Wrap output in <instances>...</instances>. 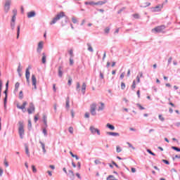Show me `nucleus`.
<instances>
[{
	"label": "nucleus",
	"instance_id": "obj_53",
	"mask_svg": "<svg viewBox=\"0 0 180 180\" xmlns=\"http://www.w3.org/2000/svg\"><path fill=\"white\" fill-rule=\"evenodd\" d=\"M20 71H22V69H20V66H18V72H19L20 77L21 76V75H20Z\"/></svg>",
	"mask_w": 180,
	"mask_h": 180
},
{
	"label": "nucleus",
	"instance_id": "obj_47",
	"mask_svg": "<svg viewBox=\"0 0 180 180\" xmlns=\"http://www.w3.org/2000/svg\"><path fill=\"white\" fill-rule=\"evenodd\" d=\"M28 127L32 129V121H30V120H28Z\"/></svg>",
	"mask_w": 180,
	"mask_h": 180
},
{
	"label": "nucleus",
	"instance_id": "obj_61",
	"mask_svg": "<svg viewBox=\"0 0 180 180\" xmlns=\"http://www.w3.org/2000/svg\"><path fill=\"white\" fill-rule=\"evenodd\" d=\"M120 78H121V79H123V78H124V73H122L120 75Z\"/></svg>",
	"mask_w": 180,
	"mask_h": 180
},
{
	"label": "nucleus",
	"instance_id": "obj_57",
	"mask_svg": "<svg viewBox=\"0 0 180 180\" xmlns=\"http://www.w3.org/2000/svg\"><path fill=\"white\" fill-rule=\"evenodd\" d=\"M69 174H71L72 176H74V172H72V170H69Z\"/></svg>",
	"mask_w": 180,
	"mask_h": 180
},
{
	"label": "nucleus",
	"instance_id": "obj_23",
	"mask_svg": "<svg viewBox=\"0 0 180 180\" xmlns=\"http://www.w3.org/2000/svg\"><path fill=\"white\" fill-rule=\"evenodd\" d=\"M107 127L110 130H115V127L109 123L107 124Z\"/></svg>",
	"mask_w": 180,
	"mask_h": 180
},
{
	"label": "nucleus",
	"instance_id": "obj_38",
	"mask_svg": "<svg viewBox=\"0 0 180 180\" xmlns=\"http://www.w3.org/2000/svg\"><path fill=\"white\" fill-rule=\"evenodd\" d=\"M105 33H109V32H110V28L109 27H107L105 30H104Z\"/></svg>",
	"mask_w": 180,
	"mask_h": 180
},
{
	"label": "nucleus",
	"instance_id": "obj_48",
	"mask_svg": "<svg viewBox=\"0 0 180 180\" xmlns=\"http://www.w3.org/2000/svg\"><path fill=\"white\" fill-rule=\"evenodd\" d=\"M42 133L44 134V136H47V130L46 129H43Z\"/></svg>",
	"mask_w": 180,
	"mask_h": 180
},
{
	"label": "nucleus",
	"instance_id": "obj_33",
	"mask_svg": "<svg viewBox=\"0 0 180 180\" xmlns=\"http://www.w3.org/2000/svg\"><path fill=\"white\" fill-rule=\"evenodd\" d=\"M32 172L36 174V172H37V169H36V166L34 165H32Z\"/></svg>",
	"mask_w": 180,
	"mask_h": 180
},
{
	"label": "nucleus",
	"instance_id": "obj_13",
	"mask_svg": "<svg viewBox=\"0 0 180 180\" xmlns=\"http://www.w3.org/2000/svg\"><path fill=\"white\" fill-rule=\"evenodd\" d=\"M16 20V16L13 15L12 19H11V26L12 29H15V22Z\"/></svg>",
	"mask_w": 180,
	"mask_h": 180
},
{
	"label": "nucleus",
	"instance_id": "obj_25",
	"mask_svg": "<svg viewBox=\"0 0 180 180\" xmlns=\"http://www.w3.org/2000/svg\"><path fill=\"white\" fill-rule=\"evenodd\" d=\"M87 46H88V51L92 53V51H94V49L92 48V46L91 45V44H87Z\"/></svg>",
	"mask_w": 180,
	"mask_h": 180
},
{
	"label": "nucleus",
	"instance_id": "obj_36",
	"mask_svg": "<svg viewBox=\"0 0 180 180\" xmlns=\"http://www.w3.org/2000/svg\"><path fill=\"white\" fill-rule=\"evenodd\" d=\"M172 150H175V151H179L180 152V148L176 146H172Z\"/></svg>",
	"mask_w": 180,
	"mask_h": 180
},
{
	"label": "nucleus",
	"instance_id": "obj_11",
	"mask_svg": "<svg viewBox=\"0 0 180 180\" xmlns=\"http://www.w3.org/2000/svg\"><path fill=\"white\" fill-rule=\"evenodd\" d=\"M105 4H108V0L99 1L96 2V6H102V5H105Z\"/></svg>",
	"mask_w": 180,
	"mask_h": 180
},
{
	"label": "nucleus",
	"instance_id": "obj_40",
	"mask_svg": "<svg viewBox=\"0 0 180 180\" xmlns=\"http://www.w3.org/2000/svg\"><path fill=\"white\" fill-rule=\"evenodd\" d=\"M19 98L20 99H22L23 98V91H20V93H19Z\"/></svg>",
	"mask_w": 180,
	"mask_h": 180
},
{
	"label": "nucleus",
	"instance_id": "obj_63",
	"mask_svg": "<svg viewBox=\"0 0 180 180\" xmlns=\"http://www.w3.org/2000/svg\"><path fill=\"white\" fill-rule=\"evenodd\" d=\"M136 94H137L138 98H140V90H138Z\"/></svg>",
	"mask_w": 180,
	"mask_h": 180
},
{
	"label": "nucleus",
	"instance_id": "obj_37",
	"mask_svg": "<svg viewBox=\"0 0 180 180\" xmlns=\"http://www.w3.org/2000/svg\"><path fill=\"white\" fill-rule=\"evenodd\" d=\"M126 88V84L124 82L121 83V89H125Z\"/></svg>",
	"mask_w": 180,
	"mask_h": 180
},
{
	"label": "nucleus",
	"instance_id": "obj_14",
	"mask_svg": "<svg viewBox=\"0 0 180 180\" xmlns=\"http://www.w3.org/2000/svg\"><path fill=\"white\" fill-rule=\"evenodd\" d=\"M26 105H27V102L25 101L23 102L22 105H17V108L18 109H21V110H23L26 108Z\"/></svg>",
	"mask_w": 180,
	"mask_h": 180
},
{
	"label": "nucleus",
	"instance_id": "obj_54",
	"mask_svg": "<svg viewBox=\"0 0 180 180\" xmlns=\"http://www.w3.org/2000/svg\"><path fill=\"white\" fill-rule=\"evenodd\" d=\"M81 88V84L79 82L77 83V89H79Z\"/></svg>",
	"mask_w": 180,
	"mask_h": 180
},
{
	"label": "nucleus",
	"instance_id": "obj_18",
	"mask_svg": "<svg viewBox=\"0 0 180 180\" xmlns=\"http://www.w3.org/2000/svg\"><path fill=\"white\" fill-rule=\"evenodd\" d=\"M107 134H108V136H113L114 137L120 136L117 132H107Z\"/></svg>",
	"mask_w": 180,
	"mask_h": 180
},
{
	"label": "nucleus",
	"instance_id": "obj_8",
	"mask_svg": "<svg viewBox=\"0 0 180 180\" xmlns=\"http://www.w3.org/2000/svg\"><path fill=\"white\" fill-rule=\"evenodd\" d=\"M90 131L92 133V134H95V133H97L98 136H101V131L99 129L95 128V127H90Z\"/></svg>",
	"mask_w": 180,
	"mask_h": 180
},
{
	"label": "nucleus",
	"instance_id": "obj_42",
	"mask_svg": "<svg viewBox=\"0 0 180 180\" xmlns=\"http://www.w3.org/2000/svg\"><path fill=\"white\" fill-rule=\"evenodd\" d=\"M70 65H74V59L72 58H70Z\"/></svg>",
	"mask_w": 180,
	"mask_h": 180
},
{
	"label": "nucleus",
	"instance_id": "obj_49",
	"mask_svg": "<svg viewBox=\"0 0 180 180\" xmlns=\"http://www.w3.org/2000/svg\"><path fill=\"white\" fill-rule=\"evenodd\" d=\"M127 144L130 148H132V150H134L135 148L134 146H133V145H131L130 143H128Z\"/></svg>",
	"mask_w": 180,
	"mask_h": 180
},
{
	"label": "nucleus",
	"instance_id": "obj_26",
	"mask_svg": "<svg viewBox=\"0 0 180 180\" xmlns=\"http://www.w3.org/2000/svg\"><path fill=\"white\" fill-rule=\"evenodd\" d=\"M19 86H20V84L19 82H16L15 84V89L16 91H18Z\"/></svg>",
	"mask_w": 180,
	"mask_h": 180
},
{
	"label": "nucleus",
	"instance_id": "obj_31",
	"mask_svg": "<svg viewBox=\"0 0 180 180\" xmlns=\"http://www.w3.org/2000/svg\"><path fill=\"white\" fill-rule=\"evenodd\" d=\"M131 89L133 90L136 89V80L133 81L132 85H131Z\"/></svg>",
	"mask_w": 180,
	"mask_h": 180
},
{
	"label": "nucleus",
	"instance_id": "obj_45",
	"mask_svg": "<svg viewBox=\"0 0 180 180\" xmlns=\"http://www.w3.org/2000/svg\"><path fill=\"white\" fill-rule=\"evenodd\" d=\"M69 131L72 134L74 133V128L72 127H69Z\"/></svg>",
	"mask_w": 180,
	"mask_h": 180
},
{
	"label": "nucleus",
	"instance_id": "obj_32",
	"mask_svg": "<svg viewBox=\"0 0 180 180\" xmlns=\"http://www.w3.org/2000/svg\"><path fill=\"white\" fill-rule=\"evenodd\" d=\"M147 153H148L151 155H153L154 157H155V153H153V151H151V150L147 149Z\"/></svg>",
	"mask_w": 180,
	"mask_h": 180
},
{
	"label": "nucleus",
	"instance_id": "obj_44",
	"mask_svg": "<svg viewBox=\"0 0 180 180\" xmlns=\"http://www.w3.org/2000/svg\"><path fill=\"white\" fill-rule=\"evenodd\" d=\"M13 16H16L18 15V10L14 9L13 10Z\"/></svg>",
	"mask_w": 180,
	"mask_h": 180
},
{
	"label": "nucleus",
	"instance_id": "obj_59",
	"mask_svg": "<svg viewBox=\"0 0 180 180\" xmlns=\"http://www.w3.org/2000/svg\"><path fill=\"white\" fill-rule=\"evenodd\" d=\"M131 171L134 174V172H136V168L131 167Z\"/></svg>",
	"mask_w": 180,
	"mask_h": 180
},
{
	"label": "nucleus",
	"instance_id": "obj_52",
	"mask_svg": "<svg viewBox=\"0 0 180 180\" xmlns=\"http://www.w3.org/2000/svg\"><path fill=\"white\" fill-rule=\"evenodd\" d=\"M53 89L54 92H57V89L56 88V84H53Z\"/></svg>",
	"mask_w": 180,
	"mask_h": 180
},
{
	"label": "nucleus",
	"instance_id": "obj_34",
	"mask_svg": "<svg viewBox=\"0 0 180 180\" xmlns=\"http://www.w3.org/2000/svg\"><path fill=\"white\" fill-rule=\"evenodd\" d=\"M94 162H95V164H96V165H99L102 164V162H101L100 160H96L94 161Z\"/></svg>",
	"mask_w": 180,
	"mask_h": 180
},
{
	"label": "nucleus",
	"instance_id": "obj_15",
	"mask_svg": "<svg viewBox=\"0 0 180 180\" xmlns=\"http://www.w3.org/2000/svg\"><path fill=\"white\" fill-rule=\"evenodd\" d=\"M85 5H89L90 6H96V2L90 1H86Z\"/></svg>",
	"mask_w": 180,
	"mask_h": 180
},
{
	"label": "nucleus",
	"instance_id": "obj_7",
	"mask_svg": "<svg viewBox=\"0 0 180 180\" xmlns=\"http://www.w3.org/2000/svg\"><path fill=\"white\" fill-rule=\"evenodd\" d=\"M44 45V42H43V41H40L38 44V47L37 49V53H41V50H43V47Z\"/></svg>",
	"mask_w": 180,
	"mask_h": 180
},
{
	"label": "nucleus",
	"instance_id": "obj_21",
	"mask_svg": "<svg viewBox=\"0 0 180 180\" xmlns=\"http://www.w3.org/2000/svg\"><path fill=\"white\" fill-rule=\"evenodd\" d=\"M25 153L28 157H30V153L29 152V147L25 145Z\"/></svg>",
	"mask_w": 180,
	"mask_h": 180
},
{
	"label": "nucleus",
	"instance_id": "obj_6",
	"mask_svg": "<svg viewBox=\"0 0 180 180\" xmlns=\"http://www.w3.org/2000/svg\"><path fill=\"white\" fill-rule=\"evenodd\" d=\"M32 86H34L32 89H37V86H36L37 84V79H36V76L34 75H32Z\"/></svg>",
	"mask_w": 180,
	"mask_h": 180
},
{
	"label": "nucleus",
	"instance_id": "obj_4",
	"mask_svg": "<svg viewBox=\"0 0 180 180\" xmlns=\"http://www.w3.org/2000/svg\"><path fill=\"white\" fill-rule=\"evenodd\" d=\"M90 112L93 116L96 115V103H92L90 105Z\"/></svg>",
	"mask_w": 180,
	"mask_h": 180
},
{
	"label": "nucleus",
	"instance_id": "obj_51",
	"mask_svg": "<svg viewBox=\"0 0 180 180\" xmlns=\"http://www.w3.org/2000/svg\"><path fill=\"white\" fill-rule=\"evenodd\" d=\"M4 165L6 167H9V163H8V161H6V160H4Z\"/></svg>",
	"mask_w": 180,
	"mask_h": 180
},
{
	"label": "nucleus",
	"instance_id": "obj_16",
	"mask_svg": "<svg viewBox=\"0 0 180 180\" xmlns=\"http://www.w3.org/2000/svg\"><path fill=\"white\" fill-rule=\"evenodd\" d=\"M36 16V13L34 11H31L27 13V18H34Z\"/></svg>",
	"mask_w": 180,
	"mask_h": 180
},
{
	"label": "nucleus",
	"instance_id": "obj_5",
	"mask_svg": "<svg viewBox=\"0 0 180 180\" xmlns=\"http://www.w3.org/2000/svg\"><path fill=\"white\" fill-rule=\"evenodd\" d=\"M11 0H6V4L4 5V10L6 13H8L9 12V10L11 9Z\"/></svg>",
	"mask_w": 180,
	"mask_h": 180
},
{
	"label": "nucleus",
	"instance_id": "obj_35",
	"mask_svg": "<svg viewBox=\"0 0 180 180\" xmlns=\"http://www.w3.org/2000/svg\"><path fill=\"white\" fill-rule=\"evenodd\" d=\"M101 107L98 108V110H103V108H105V104H103V103H101Z\"/></svg>",
	"mask_w": 180,
	"mask_h": 180
},
{
	"label": "nucleus",
	"instance_id": "obj_22",
	"mask_svg": "<svg viewBox=\"0 0 180 180\" xmlns=\"http://www.w3.org/2000/svg\"><path fill=\"white\" fill-rule=\"evenodd\" d=\"M66 108L67 109H70V98H66Z\"/></svg>",
	"mask_w": 180,
	"mask_h": 180
},
{
	"label": "nucleus",
	"instance_id": "obj_12",
	"mask_svg": "<svg viewBox=\"0 0 180 180\" xmlns=\"http://www.w3.org/2000/svg\"><path fill=\"white\" fill-rule=\"evenodd\" d=\"M30 67H28L27 69H26V71H25V78L26 79H29V78H30Z\"/></svg>",
	"mask_w": 180,
	"mask_h": 180
},
{
	"label": "nucleus",
	"instance_id": "obj_62",
	"mask_svg": "<svg viewBox=\"0 0 180 180\" xmlns=\"http://www.w3.org/2000/svg\"><path fill=\"white\" fill-rule=\"evenodd\" d=\"M85 117L88 118L89 117V112H86L84 115Z\"/></svg>",
	"mask_w": 180,
	"mask_h": 180
},
{
	"label": "nucleus",
	"instance_id": "obj_46",
	"mask_svg": "<svg viewBox=\"0 0 180 180\" xmlns=\"http://www.w3.org/2000/svg\"><path fill=\"white\" fill-rule=\"evenodd\" d=\"M159 119H160V120H161V122H164V120H165L164 117H162V115H159Z\"/></svg>",
	"mask_w": 180,
	"mask_h": 180
},
{
	"label": "nucleus",
	"instance_id": "obj_58",
	"mask_svg": "<svg viewBox=\"0 0 180 180\" xmlns=\"http://www.w3.org/2000/svg\"><path fill=\"white\" fill-rule=\"evenodd\" d=\"M134 18H135V19H139V14H134Z\"/></svg>",
	"mask_w": 180,
	"mask_h": 180
},
{
	"label": "nucleus",
	"instance_id": "obj_30",
	"mask_svg": "<svg viewBox=\"0 0 180 180\" xmlns=\"http://www.w3.org/2000/svg\"><path fill=\"white\" fill-rule=\"evenodd\" d=\"M69 54H70L71 58H72V57H74V51H72V49H70L69 51Z\"/></svg>",
	"mask_w": 180,
	"mask_h": 180
},
{
	"label": "nucleus",
	"instance_id": "obj_56",
	"mask_svg": "<svg viewBox=\"0 0 180 180\" xmlns=\"http://www.w3.org/2000/svg\"><path fill=\"white\" fill-rule=\"evenodd\" d=\"M168 63L169 64H171V63H172V57L169 58Z\"/></svg>",
	"mask_w": 180,
	"mask_h": 180
},
{
	"label": "nucleus",
	"instance_id": "obj_2",
	"mask_svg": "<svg viewBox=\"0 0 180 180\" xmlns=\"http://www.w3.org/2000/svg\"><path fill=\"white\" fill-rule=\"evenodd\" d=\"M18 133L20 134V139H23V136H25V128L23 126V121H20L18 122Z\"/></svg>",
	"mask_w": 180,
	"mask_h": 180
},
{
	"label": "nucleus",
	"instance_id": "obj_27",
	"mask_svg": "<svg viewBox=\"0 0 180 180\" xmlns=\"http://www.w3.org/2000/svg\"><path fill=\"white\" fill-rule=\"evenodd\" d=\"M19 34H20V25H18V26L17 39H19Z\"/></svg>",
	"mask_w": 180,
	"mask_h": 180
},
{
	"label": "nucleus",
	"instance_id": "obj_24",
	"mask_svg": "<svg viewBox=\"0 0 180 180\" xmlns=\"http://www.w3.org/2000/svg\"><path fill=\"white\" fill-rule=\"evenodd\" d=\"M58 76L60 78L63 77V71L61 70V66L58 68Z\"/></svg>",
	"mask_w": 180,
	"mask_h": 180
},
{
	"label": "nucleus",
	"instance_id": "obj_9",
	"mask_svg": "<svg viewBox=\"0 0 180 180\" xmlns=\"http://www.w3.org/2000/svg\"><path fill=\"white\" fill-rule=\"evenodd\" d=\"M34 105L32 103H30V107L27 108V112L29 115H32L34 112Z\"/></svg>",
	"mask_w": 180,
	"mask_h": 180
},
{
	"label": "nucleus",
	"instance_id": "obj_55",
	"mask_svg": "<svg viewBox=\"0 0 180 180\" xmlns=\"http://www.w3.org/2000/svg\"><path fill=\"white\" fill-rule=\"evenodd\" d=\"M162 161L165 162V164H167V165H169V162L168 160H163Z\"/></svg>",
	"mask_w": 180,
	"mask_h": 180
},
{
	"label": "nucleus",
	"instance_id": "obj_41",
	"mask_svg": "<svg viewBox=\"0 0 180 180\" xmlns=\"http://www.w3.org/2000/svg\"><path fill=\"white\" fill-rule=\"evenodd\" d=\"M34 120L35 122H37V120H39V114H37L34 116Z\"/></svg>",
	"mask_w": 180,
	"mask_h": 180
},
{
	"label": "nucleus",
	"instance_id": "obj_64",
	"mask_svg": "<svg viewBox=\"0 0 180 180\" xmlns=\"http://www.w3.org/2000/svg\"><path fill=\"white\" fill-rule=\"evenodd\" d=\"M174 158H179L180 160V155H176Z\"/></svg>",
	"mask_w": 180,
	"mask_h": 180
},
{
	"label": "nucleus",
	"instance_id": "obj_17",
	"mask_svg": "<svg viewBox=\"0 0 180 180\" xmlns=\"http://www.w3.org/2000/svg\"><path fill=\"white\" fill-rule=\"evenodd\" d=\"M47 58V55H46V53H42V58L41 61L43 64H46V60Z\"/></svg>",
	"mask_w": 180,
	"mask_h": 180
},
{
	"label": "nucleus",
	"instance_id": "obj_19",
	"mask_svg": "<svg viewBox=\"0 0 180 180\" xmlns=\"http://www.w3.org/2000/svg\"><path fill=\"white\" fill-rule=\"evenodd\" d=\"M39 143H40V144H41V146L42 147V150L44 151V153L46 154V145L43 142H41V141H40Z\"/></svg>",
	"mask_w": 180,
	"mask_h": 180
},
{
	"label": "nucleus",
	"instance_id": "obj_39",
	"mask_svg": "<svg viewBox=\"0 0 180 180\" xmlns=\"http://www.w3.org/2000/svg\"><path fill=\"white\" fill-rule=\"evenodd\" d=\"M136 106H138V108H139L140 110H144V109H146L144 107H142L140 104H136Z\"/></svg>",
	"mask_w": 180,
	"mask_h": 180
},
{
	"label": "nucleus",
	"instance_id": "obj_29",
	"mask_svg": "<svg viewBox=\"0 0 180 180\" xmlns=\"http://www.w3.org/2000/svg\"><path fill=\"white\" fill-rule=\"evenodd\" d=\"M4 94L6 95V97L4 98V103L6 102V98H8V89H6Z\"/></svg>",
	"mask_w": 180,
	"mask_h": 180
},
{
	"label": "nucleus",
	"instance_id": "obj_10",
	"mask_svg": "<svg viewBox=\"0 0 180 180\" xmlns=\"http://www.w3.org/2000/svg\"><path fill=\"white\" fill-rule=\"evenodd\" d=\"M164 8V4L158 5L153 8V12H161V9Z\"/></svg>",
	"mask_w": 180,
	"mask_h": 180
},
{
	"label": "nucleus",
	"instance_id": "obj_28",
	"mask_svg": "<svg viewBox=\"0 0 180 180\" xmlns=\"http://www.w3.org/2000/svg\"><path fill=\"white\" fill-rule=\"evenodd\" d=\"M116 151L117 153H122V148L119 146H116Z\"/></svg>",
	"mask_w": 180,
	"mask_h": 180
},
{
	"label": "nucleus",
	"instance_id": "obj_60",
	"mask_svg": "<svg viewBox=\"0 0 180 180\" xmlns=\"http://www.w3.org/2000/svg\"><path fill=\"white\" fill-rule=\"evenodd\" d=\"M76 176L79 179H81V175L79 174V173H76Z\"/></svg>",
	"mask_w": 180,
	"mask_h": 180
},
{
	"label": "nucleus",
	"instance_id": "obj_20",
	"mask_svg": "<svg viewBox=\"0 0 180 180\" xmlns=\"http://www.w3.org/2000/svg\"><path fill=\"white\" fill-rule=\"evenodd\" d=\"M85 89H86V84L85 83H83L82 86V94H85Z\"/></svg>",
	"mask_w": 180,
	"mask_h": 180
},
{
	"label": "nucleus",
	"instance_id": "obj_3",
	"mask_svg": "<svg viewBox=\"0 0 180 180\" xmlns=\"http://www.w3.org/2000/svg\"><path fill=\"white\" fill-rule=\"evenodd\" d=\"M165 30V26L160 25L158 26L152 30V32H154L155 33H161V32L164 31Z\"/></svg>",
	"mask_w": 180,
	"mask_h": 180
},
{
	"label": "nucleus",
	"instance_id": "obj_50",
	"mask_svg": "<svg viewBox=\"0 0 180 180\" xmlns=\"http://www.w3.org/2000/svg\"><path fill=\"white\" fill-rule=\"evenodd\" d=\"M72 82V79L70 78V79H68V85H71Z\"/></svg>",
	"mask_w": 180,
	"mask_h": 180
},
{
	"label": "nucleus",
	"instance_id": "obj_43",
	"mask_svg": "<svg viewBox=\"0 0 180 180\" xmlns=\"http://www.w3.org/2000/svg\"><path fill=\"white\" fill-rule=\"evenodd\" d=\"M72 20L73 23H78V20L74 17L72 18Z\"/></svg>",
	"mask_w": 180,
	"mask_h": 180
},
{
	"label": "nucleus",
	"instance_id": "obj_1",
	"mask_svg": "<svg viewBox=\"0 0 180 180\" xmlns=\"http://www.w3.org/2000/svg\"><path fill=\"white\" fill-rule=\"evenodd\" d=\"M65 13L63 11L58 13L51 21L50 25H55V23H57L58 20H60L62 18H65Z\"/></svg>",
	"mask_w": 180,
	"mask_h": 180
}]
</instances>
